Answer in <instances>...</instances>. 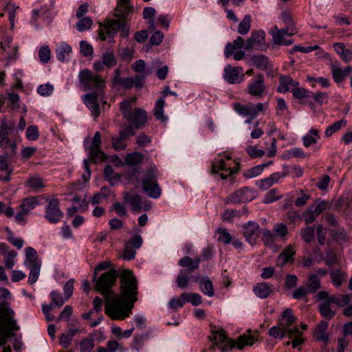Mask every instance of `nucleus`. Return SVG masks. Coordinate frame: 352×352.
<instances>
[{
    "instance_id": "69168bd1",
    "label": "nucleus",
    "mask_w": 352,
    "mask_h": 352,
    "mask_svg": "<svg viewBox=\"0 0 352 352\" xmlns=\"http://www.w3.org/2000/svg\"><path fill=\"white\" fill-rule=\"evenodd\" d=\"M315 227L318 242L320 245H323L326 241L327 228L321 224H318Z\"/></svg>"
},
{
    "instance_id": "a878e982",
    "label": "nucleus",
    "mask_w": 352,
    "mask_h": 352,
    "mask_svg": "<svg viewBox=\"0 0 352 352\" xmlns=\"http://www.w3.org/2000/svg\"><path fill=\"white\" fill-rule=\"evenodd\" d=\"M133 10V7L130 4L129 0H117L115 16L118 18H126Z\"/></svg>"
},
{
    "instance_id": "6e6552de",
    "label": "nucleus",
    "mask_w": 352,
    "mask_h": 352,
    "mask_svg": "<svg viewBox=\"0 0 352 352\" xmlns=\"http://www.w3.org/2000/svg\"><path fill=\"white\" fill-rule=\"evenodd\" d=\"M200 262L201 260L199 257L192 259L189 256H184L179 261V265L187 268L186 270H181L177 276L176 283L179 288L184 289L187 287L190 278L186 273L190 274L193 270L198 269Z\"/></svg>"
},
{
    "instance_id": "a19ab883",
    "label": "nucleus",
    "mask_w": 352,
    "mask_h": 352,
    "mask_svg": "<svg viewBox=\"0 0 352 352\" xmlns=\"http://www.w3.org/2000/svg\"><path fill=\"white\" fill-rule=\"evenodd\" d=\"M126 136L124 132L120 131L118 137H113L111 142L112 146L116 151H122L125 149L126 144L125 142Z\"/></svg>"
},
{
    "instance_id": "0e129e2a",
    "label": "nucleus",
    "mask_w": 352,
    "mask_h": 352,
    "mask_svg": "<svg viewBox=\"0 0 352 352\" xmlns=\"http://www.w3.org/2000/svg\"><path fill=\"white\" fill-rule=\"evenodd\" d=\"M276 113L278 116H283L288 112V106L285 100L282 98L276 99Z\"/></svg>"
},
{
    "instance_id": "39448f33",
    "label": "nucleus",
    "mask_w": 352,
    "mask_h": 352,
    "mask_svg": "<svg viewBox=\"0 0 352 352\" xmlns=\"http://www.w3.org/2000/svg\"><path fill=\"white\" fill-rule=\"evenodd\" d=\"M133 102L124 100L120 103V108L123 117L135 129H140L147 120L146 111L141 108L133 109Z\"/></svg>"
},
{
    "instance_id": "6e6d98bb",
    "label": "nucleus",
    "mask_w": 352,
    "mask_h": 352,
    "mask_svg": "<svg viewBox=\"0 0 352 352\" xmlns=\"http://www.w3.org/2000/svg\"><path fill=\"white\" fill-rule=\"evenodd\" d=\"M292 93L294 98L299 100L309 98L311 97V94H312L311 91H309L303 87H300L298 85L295 87Z\"/></svg>"
},
{
    "instance_id": "423d86ee",
    "label": "nucleus",
    "mask_w": 352,
    "mask_h": 352,
    "mask_svg": "<svg viewBox=\"0 0 352 352\" xmlns=\"http://www.w3.org/2000/svg\"><path fill=\"white\" fill-rule=\"evenodd\" d=\"M78 79L85 90L103 93L106 87V81L100 76L93 73L89 69H83L79 72Z\"/></svg>"
},
{
    "instance_id": "0eeeda50",
    "label": "nucleus",
    "mask_w": 352,
    "mask_h": 352,
    "mask_svg": "<svg viewBox=\"0 0 352 352\" xmlns=\"http://www.w3.org/2000/svg\"><path fill=\"white\" fill-rule=\"evenodd\" d=\"M157 170L155 166L148 168L145 173L142 180V190L150 197L157 199L162 190L157 180Z\"/></svg>"
},
{
    "instance_id": "aec40b11",
    "label": "nucleus",
    "mask_w": 352,
    "mask_h": 352,
    "mask_svg": "<svg viewBox=\"0 0 352 352\" xmlns=\"http://www.w3.org/2000/svg\"><path fill=\"white\" fill-rule=\"evenodd\" d=\"M296 322V318L292 314L291 309H285L282 313L281 318L278 324L288 333H296L298 332V328L292 325Z\"/></svg>"
},
{
    "instance_id": "680f3d73",
    "label": "nucleus",
    "mask_w": 352,
    "mask_h": 352,
    "mask_svg": "<svg viewBox=\"0 0 352 352\" xmlns=\"http://www.w3.org/2000/svg\"><path fill=\"white\" fill-rule=\"evenodd\" d=\"M300 236L306 243H311L314 239V229L308 226L301 229Z\"/></svg>"
},
{
    "instance_id": "473e14b6",
    "label": "nucleus",
    "mask_w": 352,
    "mask_h": 352,
    "mask_svg": "<svg viewBox=\"0 0 352 352\" xmlns=\"http://www.w3.org/2000/svg\"><path fill=\"white\" fill-rule=\"evenodd\" d=\"M272 163H273L272 161H270L267 163H264V164H259V165L255 166L254 167H252L250 169L247 170L243 173V176H244V177H245L247 179L255 177L259 175L263 172V170L265 168L271 165Z\"/></svg>"
},
{
    "instance_id": "e433bc0d",
    "label": "nucleus",
    "mask_w": 352,
    "mask_h": 352,
    "mask_svg": "<svg viewBox=\"0 0 352 352\" xmlns=\"http://www.w3.org/2000/svg\"><path fill=\"white\" fill-rule=\"evenodd\" d=\"M56 52L58 60L65 62L72 52V47L69 45L63 43L57 47Z\"/></svg>"
},
{
    "instance_id": "cd10ccee",
    "label": "nucleus",
    "mask_w": 352,
    "mask_h": 352,
    "mask_svg": "<svg viewBox=\"0 0 352 352\" xmlns=\"http://www.w3.org/2000/svg\"><path fill=\"white\" fill-rule=\"evenodd\" d=\"M295 253L296 251L294 246L289 245L286 247L277 258V265L283 267L285 264L292 262Z\"/></svg>"
},
{
    "instance_id": "ea45409f",
    "label": "nucleus",
    "mask_w": 352,
    "mask_h": 352,
    "mask_svg": "<svg viewBox=\"0 0 352 352\" xmlns=\"http://www.w3.org/2000/svg\"><path fill=\"white\" fill-rule=\"evenodd\" d=\"M283 176L279 173H276L271 175L269 177L260 181L258 187L260 189L265 190L272 186L274 184L277 182Z\"/></svg>"
},
{
    "instance_id": "c03bdc74",
    "label": "nucleus",
    "mask_w": 352,
    "mask_h": 352,
    "mask_svg": "<svg viewBox=\"0 0 352 352\" xmlns=\"http://www.w3.org/2000/svg\"><path fill=\"white\" fill-rule=\"evenodd\" d=\"M307 287L311 294L321 287L320 279L318 275L311 274L309 276Z\"/></svg>"
},
{
    "instance_id": "b1692460",
    "label": "nucleus",
    "mask_w": 352,
    "mask_h": 352,
    "mask_svg": "<svg viewBox=\"0 0 352 352\" xmlns=\"http://www.w3.org/2000/svg\"><path fill=\"white\" fill-rule=\"evenodd\" d=\"M102 93L91 92L83 96V102L90 109L92 115L97 118L100 115V109L98 105V98Z\"/></svg>"
},
{
    "instance_id": "5701e85b",
    "label": "nucleus",
    "mask_w": 352,
    "mask_h": 352,
    "mask_svg": "<svg viewBox=\"0 0 352 352\" xmlns=\"http://www.w3.org/2000/svg\"><path fill=\"white\" fill-rule=\"evenodd\" d=\"M265 33L263 30L252 32L251 36L247 39L245 45V49L250 50L252 49L263 50L265 43Z\"/></svg>"
},
{
    "instance_id": "4c0bfd02",
    "label": "nucleus",
    "mask_w": 352,
    "mask_h": 352,
    "mask_svg": "<svg viewBox=\"0 0 352 352\" xmlns=\"http://www.w3.org/2000/svg\"><path fill=\"white\" fill-rule=\"evenodd\" d=\"M25 186L33 190H38L45 186V184L41 177L33 175L28 178Z\"/></svg>"
},
{
    "instance_id": "13d9d810",
    "label": "nucleus",
    "mask_w": 352,
    "mask_h": 352,
    "mask_svg": "<svg viewBox=\"0 0 352 352\" xmlns=\"http://www.w3.org/2000/svg\"><path fill=\"white\" fill-rule=\"evenodd\" d=\"M38 204V201L36 198L30 197L23 200L21 203L20 208L23 209L25 212L29 213V212L33 210L36 206Z\"/></svg>"
},
{
    "instance_id": "c9c22d12",
    "label": "nucleus",
    "mask_w": 352,
    "mask_h": 352,
    "mask_svg": "<svg viewBox=\"0 0 352 352\" xmlns=\"http://www.w3.org/2000/svg\"><path fill=\"white\" fill-rule=\"evenodd\" d=\"M25 259L24 265L25 266L41 263L38 258V254L35 249L31 247L26 248L25 250Z\"/></svg>"
},
{
    "instance_id": "6ab92c4d",
    "label": "nucleus",
    "mask_w": 352,
    "mask_h": 352,
    "mask_svg": "<svg viewBox=\"0 0 352 352\" xmlns=\"http://www.w3.org/2000/svg\"><path fill=\"white\" fill-rule=\"evenodd\" d=\"M243 234L245 240L252 245H255L261 234V230L258 223L249 221L243 226Z\"/></svg>"
},
{
    "instance_id": "f704fd0d",
    "label": "nucleus",
    "mask_w": 352,
    "mask_h": 352,
    "mask_svg": "<svg viewBox=\"0 0 352 352\" xmlns=\"http://www.w3.org/2000/svg\"><path fill=\"white\" fill-rule=\"evenodd\" d=\"M199 289L206 296L212 297L214 294V289L212 281L208 277L199 281Z\"/></svg>"
},
{
    "instance_id": "8fccbe9b",
    "label": "nucleus",
    "mask_w": 352,
    "mask_h": 352,
    "mask_svg": "<svg viewBox=\"0 0 352 352\" xmlns=\"http://www.w3.org/2000/svg\"><path fill=\"white\" fill-rule=\"evenodd\" d=\"M252 63L258 69L265 70L267 67V58L263 55L253 56L251 58Z\"/></svg>"
},
{
    "instance_id": "49530a36",
    "label": "nucleus",
    "mask_w": 352,
    "mask_h": 352,
    "mask_svg": "<svg viewBox=\"0 0 352 352\" xmlns=\"http://www.w3.org/2000/svg\"><path fill=\"white\" fill-rule=\"evenodd\" d=\"M248 213V209L246 207H243L242 212L235 210H226L222 214V219L224 221H232L234 217H240L242 214H246Z\"/></svg>"
},
{
    "instance_id": "052dcab7",
    "label": "nucleus",
    "mask_w": 352,
    "mask_h": 352,
    "mask_svg": "<svg viewBox=\"0 0 352 352\" xmlns=\"http://www.w3.org/2000/svg\"><path fill=\"white\" fill-rule=\"evenodd\" d=\"M269 335L274 338L283 339L287 333L278 324L277 326H274L269 329Z\"/></svg>"
},
{
    "instance_id": "603ef678",
    "label": "nucleus",
    "mask_w": 352,
    "mask_h": 352,
    "mask_svg": "<svg viewBox=\"0 0 352 352\" xmlns=\"http://www.w3.org/2000/svg\"><path fill=\"white\" fill-rule=\"evenodd\" d=\"M80 352H91L94 347V340L92 337L82 339L80 343Z\"/></svg>"
},
{
    "instance_id": "79ce46f5",
    "label": "nucleus",
    "mask_w": 352,
    "mask_h": 352,
    "mask_svg": "<svg viewBox=\"0 0 352 352\" xmlns=\"http://www.w3.org/2000/svg\"><path fill=\"white\" fill-rule=\"evenodd\" d=\"M346 125V120L342 119L333 122L331 125L329 126L324 132L326 137H331L333 133L339 131L342 128Z\"/></svg>"
},
{
    "instance_id": "a211bd4d",
    "label": "nucleus",
    "mask_w": 352,
    "mask_h": 352,
    "mask_svg": "<svg viewBox=\"0 0 352 352\" xmlns=\"http://www.w3.org/2000/svg\"><path fill=\"white\" fill-rule=\"evenodd\" d=\"M120 25L118 19H110L104 22V24H100L99 36L102 41L111 39L119 30Z\"/></svg>"
},
{
    "instance_id": "774afa93",
    "label": "nucleus",
    "mask_w": 352,
    "mask_h": 352,
    "mask_svg": "<svg viewBox=\"0 0 352 352\" xmlns=\"http://www.w3.org/2000/svg\"><path fill=\"white\" fill-rule=\"evenodd\" d=\"M39 60L42 63H47L51 58V51L48 46H42L38 52Z\"/></svg>"
},
{
    "instance_id": "c85d7f7f",
    "label": "nucleus",
    "mask_w": 352,
    "mask_h": 352,
    "mask_svg": "<svg viewBox=\"0 0 352 352\" xmlns=\"http://www.w3.org/2000/svg\"><path fill=\"white\" fill-rule=\"evenodd\" d=\"M320 139V130L316 128H311L308 133L302 137L303 146L308 148L316 144Z\"/></svg>"
},
{
    "instance_id": "7c9ffc66",
    "label": "nucleus",
    "mask_w": 352,
    "mask_h": 352,
    "mask_svg": "<svg viewBox=\"0 0 352 352\" xmlns=\"http://www.w3.org/2000/svg\"><path fill=\"white\" fill-rule=\"evenodd\" d=\"M245 43L243 38L241 36H237L236 38L232 43H228L226 44L224 55L226 58L230 57L236 50H241L242 47H245Z\"/></svg>"
},
{
    "instance_id": "4d7b16f0",
    "label": "nucleus",
    "mask_w": 352,
    "mask_h": 352,
    "mask_svg": "<svg viewBox=\"0 0 352 352\" xmlns=\"http://www.w3.org/2000/svg\"><path fill=\"white\" fill-rule=\"evenodd\" d=\"M102 62L108 67H112L117 63V59L115 54L111 52H107L102 55Z\"/></svg>"
},
{
    "instance_id": "393cba45",
    "label": "nucleus",
    "mask_w": 352,
    "mask_h": 352,
    "mask_svg": "<svg viewBox=\"0 0 352 352\" xmlns=\"http://www.w3.org/2000/svg\"><path fill=\"white\" fill-rule=\"evenodd\" d=\"M298 85V82L294 80L290 76H280L277 91L279 93L292 92Z\"/></svg>"
},
{
    "instance_id": "f257e3e1",
    "label": "nucleus",
    "mask_w": 352,
    "mask_h": 352,
    "mask_svg": "<svg viewBox=\"0 0 352 352\" xmlns=\"http://www.w3.org/2000/svg\"><path fill=\"white\" fill-rule=\"evenodd\" d=\"M120 292L109 298L105 303V314L112 320H123L132 314L138 300V280L130 270H124L120 276Z\"/></svg>"
},
{
    "instance_id": "f03ea898",
    "label": "nucleus",
    "mask_w": 352,
    "mask_h": 352,
    "mask_svg": "<svg viewBox=\"0 0 352 352\" xmlns=\"http://www.w3.org/2000/svg\"><path fill=\"white\" fill-rule=\"evenodd\" d=\"M10 295L8 289L0 288V298L3 299L0 302V347L5 345L9 338L15 336V331L20 329L15 318V312L6 300Z\"/></svg>"
},
{
    "instance_id": "f3484780",
    "label": "nucleus",
    "mask_w": 352,
    "mask_h": 352,
    "mask_svg": "<svg viewBox=\"0 0 352 352\" xmlns=\"http://www.w3.org/2000/svg\"><path fill=\"white\" fill-rule=\"evenodd\" d=\"M266 91L265 85V77L260 74L256 78L252 79L246 88V91L250 96L256 98H261L263 96Z\"/></svg>"
},
{
    "instance_id": "e2e57ef3",
    "label": "nucleus",
    "mask_w": 352,
    "mask_h": 352,
    "mask_svg": "<svg viewBox=\"0 0 352 352\" xmlns=\"http://www.w3.org/2000/svg\"><path fill=\"white\" fill-rule=\"evenodd\" d=\"M92 23L93 22L90 17H82L76 24V28L79 32H84L90 29L92 26Z\"/></svg>"
},
{
    "instance_id": "2f4dec72",
    "label": "nucleus",
    "mask_w": 352,
    "mask_h": 352,
    "mask_svg": "<svg viewBox=\"0 0 352 352\" xmlns=\"http://www.w3.org/2000/svg\"><path fill=\"white\" fill-rule=\"evenodd\" d=\"M165 106V100L164 98L158 99L153 109V115L157 120L163 122H166L167 117L164 114V108Z\"/></svg>"
},
{
    "instance_id": "f8f14e48",
    "label": "nucleus",
    "mask_w": 352,
    "mask_h": 352,
    "mask_svg": "<svg viewBox=\"0 0 352 352\" xmlns=\"http://www.w3.org/2000/svg\"><path fill=\"white\" fill-rule=\"evenodd\" d=\"M272 36L273 41L278 45H289L293 43L291 36L296 33L295 28H285L278 29L277 25L274 26L269 32Z\"/></svg>"
},
{
    "instance_id": "2eb2a0df",
    "label": "nucleus",
    "mask_w": 352,
    "mask_h": 352,
    "mask_svg": "<svg viewBox=\"0 0 352 352\" xmlns=\"http://www.w3.org/2000/svg\"><path fill=\"white\" fill-rule=\"evenodd\" d=\"M255 197V192L253 189L244 187L230 194L226 201V204H238L251 201Z\"/></svg>"
},
{
    "instance_id": "72a5a7b5",
    "label": "nucleus",
    "mask_w": 352,
    "mask_h": 352,
    "mask_svg": "<svg viewBox=\"0 0 352 352\" xmlns=\"http://www.w3.org/2000/svg\"><path fill=\"white\" fill-rule=\"evenodd\" d=\"M0 170L5 173V175H0V180L5 182L10 181L12 170L9 168L6 156L0 155Z\"/></svg>"
},
{
    "instance_id": "37998d69",
    "label": "nucleus",
    "mask_w": 352,
    "mask_h": 352,
    "mask_svg": "<svg viewBox=\"0 0 352 352\" xmlns=\"http://www.w3.org/2000/svg\"><path fill=\"white\" fill-rule=\"evenodd\" d=\"M351 298L352 296L351 294L330 296V300L331 302L339 307H343L348 305Z\"/></svg>"
},
{
    "instance_id": "338daca9",
    "label": "nucleus",
    "mask_w": 352,
    "mask_h": 352,
    "mask_svg": "<svg viewBox=\"0 0 352 352\" xmlns=\"http://www.w3.org/2000/svg\"><path fill=\"white\" fill-rule=\"evenodd\" d=\"M273 232L276 237L283 238L287 234L288 230L285 223H280L274 225Z\"/></svg>"
},
{
    "instance_id": "4be33fe9",
    "label": "nucleus",
    "mask_w": 352,
    "mask_h": 352,
    "mask_svg": "<svg viewBox=\"0 0 352 352\" xmlns=\"http://www.w3.org/2000/svg\"><path fill=\"white\" fill-rule=\"evenodd\" d=\"M101 135L100 132L95 133L91 144L89 148V157L94 162H102L106 157L104 153L100 150Z\"/></svg>"
},
{
    "instance_id": "a18cd8bd",
    "label": "nucleus",
    "mask_w": 352,
    "mask_h": 352,
    "mask_svg": "<svg viewBox=\"0 0 352 352\" xmlns=\"http://www.w3.org/2000/svg\"><path fill=\"white\" fill-rule=\"evenodd\" d=\"M144 157V155L141 153L133 152L127 154L124 158V161L127 165H137L143 161Z\"/></svg>"
},
{
    "instance_id": "1a4fd4ad",
    "label": "nucleus",
    "mask_w": 352,
    "mask_h": 352,
    "mask_svg": "<svg viewBox=\"0 0 352 352\" xmlns=\"http://www.w3.org/2000/svg\"><path fill=\"white\" fill-rule=\"evenodd\" d=\"M117 277V272L110 270L102 274L96 281L95 289L104 296L106 301L110 298L111 288L116 283Z\"/></svg>"
},
{
    "instance_id": "09e8293b",
    "label": "nucleus",
    "mask_w": 352,
    "mask_h": 352,
    "mask_svg": "<svg viewBox=\"0 0 352 352\" xmlns=\"http://www.w3.org/2000/svg\"><path fill=\"white\" fill-rule=\"evenodd\" d=\"M328 327V322L327 321H321L320 323L317 326L315 336L320 340L326 341L327 336L325 333L326 330Z\"/></svg>"
},
{
    "instance_id": "de8ad7c7",
    "label": "nucleus",
    "mask_w": 352,
    "mask_h": 352,
    "mask_svg": "<svg viewBox=\"0 0 352 352\" xmlns=\"http://www.w3.org/2000/svg\"><path fill=\"white\" fill-rule=\"evenodd\" d=\"M251 20L252 18L250 15L246 14L244 16L238 27V32L240 34L245 35L249 32L251 28Z\"/></svg>"
},
{
    "instance_id": "4468645a",
    "label": "nucleus",
    "mask_w": 352,
    "mask_h": 352,
    "mask_svg": "<svg viewBox=\"0 0 352 352\" xmlns=\"http://www.w3.org/2000/svg\"><path fill=\"white\" fill-rule=\"evenodd\" d=\"M122 197L124 201L127 203L133 212H140L142 210H148L151 208V204L148 201L142 202V198L141 195L130 192H123Z\"/></svg>"
},
{
    "instance_id": "7ed1b4c3",
    "label": "nucleus",
    "mask_w": 352,
    "mask_h": 352,
    "mask_svg": "<svg viewBox=\"0 0 352 352\" xmlns=\"http://www.w3.org/2000/svg\"><path fill=\"white\" fill-rule=\"evenodd\" d=\"M210 333V340L223 352L232 350L234 347L241 350L245 346H252L257 340L255 336L245 333L240 336L236 340H234L228 338L223 329L212 330Z\"/></svg>"
},
{
    "instance_id": "5fc2aeb1",
    "label": "nucleus",
    "mask_w": 352,
    "mask_h": 352,
    "mask_svg": "<svg viewBox=\"0 0 352 352\" xmlns=\"http://www.w3.org/2000/svg\"><path fill=\"white\" fill-rule=\"evenodd\" d=\"M262 241L266 246H272L275 243L276 236L268 229H263L261 231Z\"/></svg>"
},
{
    "instance_id": "864d4df0",
    "label": "nucleus",
    "mask_w": 352,
    "mask_h": 352,
    "mask_svg": "<svg viewBox=\"0 0 352 352\" xmlns=\"http://www.w3.org/2000/svg\"><path fill=\"white\" fill-rule=\"evenodd\" d=\"M331 74L334 81L336 83H340L343 82L346 78L342 69L336 65H333L331 67Z\"/></svg>"
},
{
    "instance_id": "20e7f679",
    "label": "nucleus",
    "mask_w": 352,
    "mask_h": 352,
    "mask_svg": "<svg viewBox=\"0 0 352 352\" xmlns=\"http://www.w3.org/2000/svg\"><path fill=\"white\" fill-rule=\"evenodd\" d=\"M240 163L236 160L232 159L230 155H219L212 164L213 173H219L223 179L237 173L239 170Z\"/></svg>"
},
{
    "instance_id": "58836bf2",
    "label": "nucleus",
    "mask_w": 352,
    "mask_h": 352,
    "mask_svg": "<svg viewBox=\"0 0 352 352\" xmlns=\"http://www.w3.org/2000/svg\"><path fill=\"white\" fill-rule=\"evenodd\" d=\"M25 267L30 270L28 283L32 285L36 282L39 277L41 263L27 265Z\"/></svg>"
},
{
    "instance_id": "3c124183",
    "label": "nucleus",
    "mask_w": 352,
    "mask_h": 352,
    "mask_svg": "<svg viewBox=\"0 0 352 352\" xmlns=\"http://www.w3.org/2000/svg\"><path fill=\"white\" fill-rule=\"evenodd\" d=\"M183 296L186 298V302H190L193 306H198L202 303V298L199 294L184 292Z\"/></svg>"
},
{
    "instance_id": "9b49d317",
    "label": "nucleus",
    "mask_w": 352,
    "mask_h": 352,
    "mask_svg": "<svg viewBox=\"0 0 352 352\" xmlns=\"http://www.w3.org/2000/svg\"><path fill=\"white\" fill-rule=\"evenodd\" d=\"M317 300L320 301L318 305V310L322 318L331 320L336 314V311L331 306L330 296L326 291H320L316 295Z\"/></svg>"
},
{
    "instance_id": "412c9836",
    "label": "nucleus",
    "mask_w": 352,
    "mask_h": 352,
    "mask_svg": "<svg viewBox=\"0 0 352 352\" xmlns=\"http://www.w3.org/2000/svg\"><path fill=\"white\" fill-rule=\"evenodd\" d=\"M243 69L241 67L228 65L224 68L223 78L230 84L240 83L243 80Z\"/></svg>"
},
{
    "instance_id": "bf43d9fd",
    "label": "nucleus",
    "mask_w": 352,
    "mask_h": 352,
    "mask_svg": "<svg viewBox=\"0 0 352 352\" xmlns=\"http://www.w3.org/2000/svg\"><path fill=\"white\" fill-rule=\"evenodd\" d=\"M331 236L338 241H345L347 236L346 232L343 228L336 227L335 229H332L330 231Z\"/></svg>"
},
{
    "instance_id": "c756f323",
    "label": "nucleus",
    "mask_w": 352,
    "mask_h": 352,
    "mask_svg": "<svg viewBox=\"0 0 352 352\" xmlns=\"http://www.w3.org/2000/svg\"><path fill=\"white\" fill-rule=\"evenodd\" d=\"M334 50L344 63L352 60V51L346 48L343 43H336L333 45Z\"/></svg>"
},
{
    "instance_id": "bb28decb",
    "label": "nucleus",
    "mask_w": 352,
    "mask_h": 352,
    "mask_svg": "<svg viewBox=\"0 0 352 352\" xmlns=\"http://www.w3.org/2000/svg\"><path fill=\"white\" fill-rule=\"evenodd\" d=\"M273 290L274 286L266 282L258 283L253 288L254 294L262 299L269 297Z\"/></svg>"
},
{
    "instance_id": "ddd939ff",
    "label": "nucleus",
    "mask_w": 352,
    "mask_h": 352,
    "mask_svg": "<svg viewBox=\"0 0 352 352\" xmlns=\"http://www.w3.org/2000/svg\"><path fill=\"white\" fill-rule=\"evenodd\" d=\"M13 129V125H9L6 122H3L0 126V147L9 150L8 152L11 155L16 154L17 148L16 143L11 141L8 137V135L12 133Z\"/></svg>"
},
{
    "instance_id": "9d476101",
    "label": "nucleus",
    "mask_w": 352,
    "mask_h": 352,
    "mask_svg": "<svg viewBox=\"0 0 352 352\" xmlns=\"http://www.w3.org/2000/svg\"><path fill=\"white\" fill-rule=\"evenodd\" d=\"M267 102L248 103L245 104L237 103L234 105V110L236 113L241 116H247L250 119H254L260 113L267 110Z\"/></svg>"
},
{
    "instance_id": "dca6fc26",
    "label": "nucleus",
    "mask_w": 352,
    "mask_h": 352,
    "mask_svg": "<svg viewBox=\"0 0 352 352\" xmlns=\"http://www.w3.org/2000/svg\"><path fill=\"white\" fill-rule=\"evenodd\" d=\"M63 213L60 209L59 201L58 199H51L48 201L45 208V217L48 222L56 223L60 221Z\"/></svg>"
}]
</instances>
